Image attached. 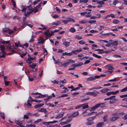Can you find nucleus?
Segmentation results:
<instances>
[{
  "instance_id": "680f3d73",
  "label": "nucleus",
  "mask_w": 127,
  "mask_h": 127,
  "mask_svg": "<svg viewBox=\"0 0 127 127\" xmlns=\"http://www.w3.org/2000/svg\"><path fill=\"white\" fill-rule=\"evenodd\" d=\"M122 119L125 120L127 119V114L125 115L124 117L122 118Z\"/></svg>"
},
{
  "instance_id": "4be33fe9",
  "label": "nucleus",
  "mask_w": 127,
  "mask_h": 127,
  "mask_svg": "<svg viewBox=\"0 0 127 127\" xmlns=\"http://www.w3.org/2000/svg\"><path fill=\"white\" fill-rule=\"evenodd\" d=\"M74 38L78 40H80L82 38V37L81 36H79L78 35H75L74 37Z\"/></svg>"
},
{
  "instance_id": "49530a36",
  "label": "nucleus",
  "mask_w": 127,
  "mask_h": 127,
  "mask_svg": "<svg viewBox=\"0 0 127 127\" xmlns=\"http://www.w3.org/2000/svg\"><path fill=\"white\" fill-rule=\"evenodd\" d=\"M88 0H80V3L84 2L86 3L88 2Z\"/></svg>"
},
{
  "instance_id": "aec40b11",
  "label": "nucleus",
  "mask_w": 127,
  "mask_h": 127,
  "mask_svg": "<svg viewBox=\"0 0 127 127\" xmlns=\"http://www.w3.org/2000/svg\"><path fill=\"white\" fill-rule=\"evenodd\" d=\"M93 56L96 58L98 59H100L102 58V56H100L97 55L96 54H95L93 53Z\"/></svg>"
},
{
  "instance_id": "de8ad7c7",
  "label": "nucleus",
  "mask_w": 127,
  "mask_h": 127,
  "mask_svg": "<svg viewBox=\"0 0 127 127\" xmlns=\"http://www.w3.org/2000/svg\"><path fill=\"white\" fill-rule=\"evenodd\" d=\"M0 115L1 116L2 118L3 119H5V117L4 113H3L1 112L0 113Z\"/></svg>"
},
{
  "instance_id": "79ce46f5",
  "label": "nucleus",
  "mask_w": 127,
  "mask_h": 127,
  "mask_svg": "<svg viewBox=\"0 0 127 127\" xmlns=\"http://www.w3.org/2000/svg\"><path fill=\"white\" fill-rule=\"evenodd\" d=\"M74 117L77 116L79 114V112H74L73 114Z\"/></svg>"
},
{
  "instance_id": "7ed1b4c3",
  "label": "nucleus",
  "mask_w": 127,
  "mask_h": 127,
  "mask_svg": "<svg viewBox=\"0 0 127 127\" xmlns=\"http://www.w3.org/2000/svg\"><path fill=\"white\" fill-rule=\"evenodd\" d=\"M5 47L3 46L0 45V50H1V52H0V58H4L5 56L6 52L4 50Z\"/></svg>"
},
{
  "instance_id": "4c0bfd02",
  "label": "nucleus",
  "mask_w": 127,
  "mask_h": 127,
  "mask_svg": "<svg viewBox=\"0 0 127 127\" xmlns=\"http://www.w3.org/2000/svg\"><path fill=\"white\" fill-rule=\"evenodd\" d=\"M67 20H68V21L69 22H71V21H72L73 22H75V20L71 18H68Z\"/></svg>"
},
{
  "instance_id": "6ab92c4d",
  "label": "nucleus",
  "mask_w": 127,
  "mask_h": 127,
  "mask_svg": "<svg viewBox=\"0 0 127 127\" xmlns=\"http://www.w3.org/2000/svg\"><path fill=\"white\" fill-rule=\"evenodd\" d=\"M9 31V29L8 28H5L3 29V32L4 34H5V33H8Z\"/></svg>"
},
{
  "instance_id": "4d7b16f0",
  "label": "nucleus",
  "mask_w": 127,
  "mask_h": 127,
  "mask_svg": "<svg viewBox=\"0 0 127 127\" xmlns=\"http://www.w3.org/2000/svg\"><path fill=\"white\" fill-rule=\"evenodd\" d=\"M5 86H7L10 83V82L7 81H4Z\"/></svg>"
},
{
  "instance_id": "5701e85b",
  "label": "nucleus",
  "mask_w": 127,
  "mask_h": 127,
  "mask_svg": "<svg viewBox=\"0 0 127 127\" xmlns=\"http://www.w3.org/2000/svg\"><path fill=\"white\" fill-rule=\"evenodd\" d=\"M88 20H84L79 22V23L80 24H83L87 23Z\"/></svg>"
},
{
  "instance_id": "2eb2a0df",
  "label": "nucleus",
  "mask_w": 127,
  "mask_h": 127,
  "mask_svg": "<svg viewBox=\"0 0 127 127\" xmlns=\"http://www.w3.org/2000/svg\"><path fill=\"white\" fill-rule=\"evenodd\" d=\"M70 44V42L66 41L63 43V45H64L65 47H67Z\"/></svg>"
},
{
  "instance_id": "69168bd1",
  "label": "nucleus",
  "mask_w": 127,
  "mask_h": 127,
  "mask_svg": "<svg viewBox=\"0 0 127 127\" xmlns=\"http://www.w3.org/2000/svg\"><path fill=\"white\" fill-rule=\"evenodd\" d=\"M52 17L54 19H56L59 17V16L57 14H55Z\"/></svg>"
},
{
  "instance_id": "0e129e2a",
  "label": "nucleus",
  "mask_w": 127,
  "mask_h": 127,
  "mask_svg": "<svg viewBox=\"0 0 127 127\" xmlns=\"http://www.w3.org/2000/svg\"><path fill=\"white\" fill-rule=\"evenodd\" d=\"M62 21L64 23V24L65 25L66 24L68 23V20H62Z\"/></svg>"
},
{
  "instance_id": "72a5a7b5",
  "label": "nucleus",
  "mask_w": 127,
  "mask_h": 127,
  "mask_svg": "<svg viewBox=\"0 0 127 127\" xmlns=\"http://www.w3.org/2000/svg\"><path fill=\"white\" fill-rule=\"evenodd\" d=\"M111 92L112 95H115L119 93V91L118 90H117L115 92Z\"/></svg>"
},
{
  "instance_id": "412c9836",
  "label": "nucleus",
  "mask_w": 127,
  "mask_h": 127,
  "mask_svg": "<svg viewBox=\"0 0 127 127\" xmlns=\"http://www.w3.org/2000/svg\"><path fill=\"white\" fill-rule=\"evenodd\" d=\"M63 89H64L65 90H64L61 93H64L68 92L69 90H68L67 88L66 87H64L63 88Z\"/></svg>"
},
{
  "instance_id": "f3484780",
  "label": "nucleus",
  "mask_w": 127,
  "mask_h": 127,
  "mask_svg": "<svg viewBox=\"0 0 127 127\" xmlns=\"http://www.w3.org/2000/svg\"><path fill=\"white\" fill-rule=\"evenodd\" d=\"M109 90V89L107 88L104 89L102 90H101L100 92L102 93H105L107 92Z\"/></svg>"
},
{
  "instance_id": "4468645a",
  "label": "nucleus",
  "mask_w": 127,
  "mask_h": 127,
  "mask_svg": "<svg viewBox=\"0 0 127 127\" xmlns=\"http://www.w3.org/2000/svg\"><path fill=\"white\" fill-rule=\"evenodd\" d=\"M119 118V117L113 116L112 117L110 120V121L111 122L114 121H116L117 119Z\"/></svg>"
},
{
  "instance_id": "774afa93",
  "label": "nucleus",
  "mask_w": 127,
  "mask_h": 127,
  "mask_svg": "<svg viewBox=\"0 0 127 127\" xmlns=\"http://www.w3.org/2000/svg\"><path fill=\"white\" fill-rule=\"evenodd\" d=\"M71 126L70 124H69L67 125L63 126L62 127H70Z\"/></svg>"
},
{
  "instance_id": "f704fd0d",
  "label": "nucleus",
  "mask_w": 127,
  "mask_h": 127,
  "mask_svg": "<svg viewBox=\"0 0 127 127\" xmlns=\"http://www.w3.org/2000/svg\"><path fill=\"white\" fill-rule=\"evenodd\" d=\"M94 123L93 122L88 121L86 123V124L88 125H93Z\"/></svg>"
},
{
  "instance_id": "338daca9",
  "label": "nucleus",
  "mask_w": 127,
  "mask_h": 127,
  "mask_svg": "<svg viewBox=\"0 0 127 127\" xmlns=\"http://www.w3.org/2000/svg\"><path fill=\"white\" fill-rule=\"evenodd\" d=\"M100 106L101 107H104L105 106V104H104L103 103H100Z\"/></svg>"
},
{
  "instance_id": "3c124183",
  "label": "nucleus",
  "mask_w": 127,
  "mask_h": 127,
  "mask_svg": "<svg viewBox=\"0 0 127 127\" xmlns=\"http://www.w3.org/2000/svg\"><path fill=\"white\" fill-rule=\"evenodd\" d=\"M53 83L54 84H60V82H59V81H56V80H54L53 81H52Z\"/></svg>"
},
{
  "instance_id": "f03ea898",
  "label": "nucleus",
  "mask_w": 127,
  "mask_h": 127,
  "mask_svg": "<svg viewBox=\"0 0 127 127\" xmlns=\"http://www.w3.org/2000/svg\"><path fill=\"white\" fill-rule=\"evenodd\" d=\"M21 11L25 12V14L26 16L29 15L33 12V9L31 7L22 6L21 7Z\"/></svg>"
},
{
  "instance_id": "c85d7f7f",
  "label": "nucleus",
  "mask_w": 127,
  "mask_h": 127,
  "mask_svg": "<svg viewBox=\"0 0 127 127\" xmlns=\"http://www.w3.org/2000/svg\"><path fill=\"white\" fill-rule=\"evenodd\" d=\"M15 123L17 125L20 126L22 125V122L21 121H19L18 120H15Z\"/></svg>"
},
{
  "instance_id": "20e7f679",
  "label": "nucleus",
  "mask_w": 127,
  "mask_h": 127,
  "mask_svg": "<svg viewBox=\"0 0 127 127\" xmlns=\"http://www.w3.org/2000/svg\"><path fill=\"white\" fill-rule=\"evenodd\" d=\"M99 94V92L96 90H94L92 92H89L86 93L88 95H91L94 96H95Z\"/></svg>"
},
{
  "instance_id": "bb28decb",
  "label": "nucleus",
  "mask_w": 127,
  "mask_h": 127,
  "mask_svg": "<svg viewBox=\"0 0 127 127\" xmlns=\"http://www.w3.org/2000/svg\"><path fill=\"white\" fill-rule=\"evenodd\" d=\"M87 80L88 81H91L94 80H95V79L94 77L91 76L89 77V78L87 79Z\"/></svg>"
},
{
  "instance_id": "13d9d810",
  "label": "nucleus",
  "mask_w": 127,
  "mask_h": 127,
  "mask_svg": "<svg viewBox=\"0 0 127 127\" xmlns=\"http://www.w3.org/2000/svg\"><path fill=\"white\" fill-rule=\"evenodd\" d=\"M42 121L41 119H39L37 120L36 121L34 122V123L36 124Z\"/></svg>"
},
{
  "instance_id": "a211bd4d",
  "label": "nucleus",
  "mask_w": 127,
  "mask_h": 127,
  "mask_svg": "<svg viewBox=\"0 0 127 127\" xmlns=\"http://www.w3.org/2000/svg\"><path fill=\"white\" fill-rule=\"evenodd\" d=\"M95 118V116L89 117L87 119V120L89 121H90L92 120Z\"/></svg>"
},
{
  "instance_id": "e2e57ef3",
  "label": "nucleus",
  "mask_w": 127,
  "mask_h": 127,
  "mask_svg": "<svg viewBox=\"0 0 127 127\" xmlns=\"http://www.w3.org/2000/svg\"><path fill=\"white\" fill-rule=\"evenodd\" d=\"M90 62V60H86L85 62L84 63V64H89Z\"/></svg>"
},
{
  "instance_id": "e433bc0d",
  "label": "nucleus",
  "mask_w": 127,
  "mask_h": 127,
  "mask_svg": "<svg viewBox=\"0 0 127 127\" xmlns=\"http://www.w3.org/2000/svg\"><path fill=\"white\" fill-rule=\"evenodd\" d=\"M76 64V65L77 67L82 65L83 64V63L82 62H79Z\"/></svg>"
},
{
  "instance_id": "1a4fd4ad",
  "label": "nucleus",
  "mask_w": 127,
  "mask_h": 127,
  "mask_svg": "<svg viewBox=\"0 0 127 127\" xmlns=\"http://www.w3.org/2000/svg\"><path fill=\"white\" fill-rule=\"evenodd\" d=\"M37 111L40 112H44L45 113H46L47 112V109L44 108L38 109Z\"/></svg>"
},
{
  "instance_id": "ea45409f",
  "label": "nucleus",
  "mask_w": 127,
  "mask_h": 127,
  "mask_svg": "<svg viewBox=\"0 0 127 127\" xmlns=\"http://www.w3.org/2000/svg\"><path fill=\"white\" fill-rule=\"evenodd\" d=\"M118 41L117 40H116L112 42V44L114 46L117 45L118 44Z\"/></svg>"
},
{
  "instance_id": "8fccbe9b",
  "label": "nucleus",
  "mask_w": 127,
  "mask_h": 127,
  "mask_svg": "<svg viewBox=\"0 0 127 127\" xmlns=\"http://www.w3.org/2000/svg\"><path fill=\"white\" fill-rule=\"evenodd\" d=\"M83 105V104H80L79 105L76 106L75 107V109H77L80 108L82 107Z\"/></svg>"
},
{
  "instance_id": "5fc2aeb1",
  "label": "nucleus",
  "mask_w": 127,
  "mask_h": 127,
  "mask_svg": "<svg viewBox=\"0 0 127 127\" xmlns=\"http://www.w3.org/2000/svg\"><path fill=\"white\" fill-rule=\"evenodd\" d=\"M119 3V2L117 0H115L113 2V4L114 5H115L116 4Z\"/></svg>"
},
{
  "instance_id": "c756f323",
  "label": "nucleus",
  "mask_w": 127,
  "mask_h": 127,
  "mask_svg": "<svg viewBox=\"0 0 127 127\" xmlns=\"http://www.w3.org/2000/svg\"><path fill=\"white\" fill-rule=\"evenodd\" d=\"M69 31L73 33L75 32V29L73 28H71L69 30Z\"/></svg>"
},
{
  "instance_id": "603ef678",
  "label": "nucleus",
  "mask_w": 127,
  "mask_h": 127,
  "mask_svg": "<svg viewBox=\"0 0 127 127\" xmlns=\"http://www.w3.org/2000/svg\"><path fill=\"white\" fill-rule=\"evenodd\" d=\"M29 66L32 68L33 69L34 68L36 67V64H32V65H29Z\"/></svg>"
},
{
  "instance_id": "58836bf2",
  "label": "nucleus",
  "mask_w": 127,
  "mask_h": 127,
  "mask_svg": "<svg viewBox=\"0 0 127 127\" xmlns=\"http://www.w3.org/2000/svg\"><path fill=\"white\" fill-rule=\"evenodd\" d=\"M119 80L117 79L116 78H115L113 79H111L109 80L108 81L109 82H114L115 81H117L118 80Z\"/></svg>"
},
{
  "instance_id": "bf43d9fd",
  "label": "nucleus",
  "mask_w": 127,
  "mask_h": 127,
  "mask_svg": "<svg viewBox=\"0 0 127 127\" xmlns=\"http://www.w3.org/2000/svg\"><path fill=\"white\" fill-rule=\"evenodd\" d=\"M96 21L95 20H91L90 21H89L88 22V23L90 24H92L93 23H95L96 22Z\"/></svg>"
},
{
  "instance_id": "c03bdc74",
  "label": "nucleus",
  "mask_w": 127,
  "mask_h": 127,
  "mask_svg": "<svg viewBox=\"0 0 127 127\" xmlns=\"http://www.w3.org/2000/svg\"><path fill=\"white\" fill-rule=\"evenodd\" d=\"M35 127V125H32L31 124L29 125H26V127Z\"/></svg>"
},
{
  "instance_id": "052dcab7",
  "label": "nucleus",
  "mask_w": 127,
  "mask_h": 127,
  "mask_svg": "<svg viewBox=\"0 0 127 127\" xmlns=\"http://www.w3.org/2000/svg\"><path fill=\"white\" fill-rule=\"evenodd\" d=\"M68 96V95L67 94H63L62 95L60 96L59 98H61V97H66Z\"/></svg>"
},
{
  "instance_id": "a18cd8bd",
  "label": "nucleus",
  "mask_w": 127,
  "mask_h": 127,
  "mask_svg": "<svg viewBox=\"0 0 127 127\" xmlns=\"http://www.w3.org/2000/svg\"><path fill=\"white\" fill-rule=\"evenodd\" d=\"M59 82H60V84L61 83L63 84H64L66 83V81L65 79H64V80H60L59 81Z\"/></svg>"
},
{
  "instance_id": "6e6552de",
  "label": "nucleus",
  "mask_w": 127,
  "mask_h": 127,
  "mask_svg": "<svg viewBox=\"0 0 127 127\" xmlns=\"http://www.w3.org/2000/svg\"><path fill=\"white\" fill-rule=\"evenodd\" d=\"M38 44H43L45 41V40L42 37H40L38 39Z\"/></svg>"
},
{
  "instance_id": "a19ab883",
  "label": "nucleus",
  "mask_w": 127,
  "mask_h": 127,
  "mask_svg": "<svg viewBox=\"0 0 127 127\" xmlns=\"http://www.w3.org/2000/svg\"><path fill=\"white\" fill-rule=\"evenodd\" d=\"M120 21L118 20L115 19L113 21V23L115 24H117Z\"/></svg>"
},
{
  "instance_id": "ddd939ff",
  "label": "nucleus",
  "mask_w": 127,
  "mask_h": 127,
  "mask_svg": "<svg viewBox=\"0 0 127 127\" xmlns=\"http://www.w3.org/2000/svg\"><path fill=\"white\" fill-rule=\"evenodd\" d=\"M104 125V123L103 122H100L98 123L96 125V127H102Z\"/></svg>"
},
{
  "instance_id": "423d86ee",
  "label": "nucleus",
  "mask_w": 127,
  "mask_h": 127,
  "mask_svg": "<svg viewBox=\"0 0 127 127\" xmlns=\"http://www.w3.org/2000/svg\"><path fill=\"white\" fill-rule=\"evenodd\" d=\"M112 97L110 99V100L109 101V103L110 104H113L115 102H117L118 100L116 99L115 98V95H113L111 96Z\"/></svg>"
},
{
  "instance_id": "39448f33",
  "label": "nucleus",
  "mask_w": 127,
  "mask_h": 127,
  "mask_svg": "<svg viewBox=\"0 0 127 127\" xmlns=\"http://www.w3.org/2000/svg\"><path fill=\"white\" fill-rule=\"evenodd\" d=\"M28 57L26 60L27 63L28 64H31L32 63L31 61L34 60L35 59V57L32 58L31 57L29 54H28Z\"/></svg>"
},
{
  "instance_id": "f257e3e1",
  "label": "nucleus",
  "mask_w": 127,
  "mask_h": 127,
  "mask_svg": "<svg viewBox=\"0 0 127 127\" xmlns=\"http://www.w3.org/2000/svg\"><path fill=\"white\" fill-rule=\"evenodd\" d=\"M21 11L25 12V14L26 16L29 15L33 12V9L31 7L22 6L21 7Z\"/></svg>"
},
{
  "instance_id": "37998d69",
  "label": "nucleus",
  "mask_w": 127,
  "mask_h": 127,
  "mask_svg": "<svg viewBox=\"0 0 127 127\" xmlns=\"http://www.w3.org/2000/svg\"><path fill=\"white\" fill-rule=\"evenodd\" d=\"M112 30L113 31H118V30L117 29V27H116H116H113L112 28Z\"/></svg>"
},
{
  "instance_id": "9d476101",
  "label": "nucleus",
  "mask_w": 127,
  "mask_h": 127,
  "mask_svg": "<svg viewBox=\"0 0 127 127\" xmlns=\"http://www.w3.org/2000/svg\"><path fill=\"white\" fill-rule=\"evenodd\" d=\"M82 51V49L80 48L79 49L73 51H72V53L73 54H77L78 53Z\"/></svg>"
},
{
  "instance_id": "b1692460",
  "label": "nucleus",
  "mask_w": 127,
  "mask_h": 127,
  "mask_svg": "<svg viewBox=\"0 0 127 127\" xmlns=\"http://www.w3.org/2000/svg\"><path fill=\"white\" fill-rule=\"evenodd\" d=\"M60 31V29H58V30H54V31H51V35H54V33L55 32H59Z\"/></svg>"
},
{
  "instance_id": "0eeeda50",
  "label": "nucleus",
  "mask_w": 127,
  "mask_h": 127,
  "mask_svg": "<svg viewBox=\"0 0 127 127\" xmlns=\"http://www.w3.org/2000/svg\"><path fill=\"white\" fill-rule=\"evenodd\" d=\"M106 69H107L108 70H111L114 69V68L112 66L111 64H110L109 65L106 66L105 67Z\"/></svg>"
},
{
  "instance_id": "09e8293b",
  "label": "nucleus",
  "mask_w": 127,
  "mask_h": 127,
  "mask_svg": "<svg viewBox=\"0 0 127 127\" xmlns=\"http://www.w3.org/2000/svg\"><path fill=\"white\" fill-rule=\"evenodd\" d=\"M127 91V87H126L124 88L121 90V92H123Z\"/></svg>"
},
{
  "instance_id": "9b49d317",
  "label": "nucleus",
  "mask_w": 127,
  "mask_h": 127,
  "mask_svg": "<svg viewBox=\"0 0 127 127\" xmlns=\"http://www.w3.org/2000/svg\"><path fill=\"white\" fill-rule=\"evenodd\" d=\"M49 30H47V31L45 32L44 33H45V35L47 37H50L52 35H51V32L49 33Z\"/></svg>"
},
{
  "instance_id": "473e14b6",
  "label": "nucleus",
  "mask_w": 127,
  "mask_h": 127,
  "mask_svg": "<svg viewBox=\"0 0 127 127\" xmlns=\"http://www.w3.org/2000/svg\"><path fill=\"white\" fill-rule=\"evenodd\" d=\"M79 43L80 45H82L85 44V42L84 40H82L79 41Z\"/></svg>"
},
{
  "instance_id": "2f4dec72",
  "label": "nucleus",
  "mask_w": 127,
  "mask_h": 127,
  "mask_svg": "<svg viewBox=\"0 0 127 127\" xmlns=\"http://www.w3.org/2000/svg\"><path fill=\"white\" fill-rule=\"evenodd\" d=\"M110 52H111V51H110V50H107V51H103V52H99L98 53L99 54V53H105L107 54V53H110Z\"/></svg>"
},
{
  "instance_id": "c9c22d12",
  "label": "nucleus",
  "mask_w": 127,
  "mask_h": 127,
  "mask_svg": "<svg viewBox=\"0 0 127 127\" xmlns=\"http://www.w3.org/2000/svg\"><path fill=\"white\" fill-rule=\"evenodd\" d=\"M46 96H47L46 95H40V96H35V97L36 98H41V97L44 98V97H46Z\"/></svg>"
},
{
  "instance_id": "7c9ffc66",
  "label": "nucleus",
  "mask_w": 127,
  "mask_h": 127,
  "mask_svg": "<svg viewBox=\"0 0 127 127\" xmlns=\"http://www.w3.org/2000/svg\"><path fill=\"white\" fill-rule=\"evenodd\" d=\"M82 104L83 105L82 107V108L83 109H85L89 107V106L88 104Z\"/></svg>"
},
{
  "instance_id": "6e6d98bb",
  "label": "nucleus",
  "mask_w": 127,
  "mask_h": 127,
  "mask_svg": "<svg viewBox=\"0 0 127 127\" xmlns=\"http://www.w3.org/2000/svg\"><path fill=\"white\" fill-rule=\"evenodd\" d=\"M68 63L69 64L70 63H74L75 62V61L71 59H70L68 61Z\"/></svg>"
},
{
  "instance_id": "dca6fc26",
  "label": "nucleus",
  "mask_w": 127,
  "mask_h": 127,
  "mask_svg": "<svg viewBox=\"0 0 127 127\" xmlns=\"http://www.w3.org/2000/svg\"><path fill=\"white\" fill-rule=\"evenodd\" d=\"M72 55V51H71L70 53H67L66 52H65L64 53H63V56L64 55H68L69 56H70Z\"/></svg>"
},
{
  "instance_id": "864d4df0",
  "label": "nucleus",
  "mask_w": 127,
  "mask_h": 127,
  "mask_svg": "<svg viewBox=\"0 0 127 127\" xmlns=\"http://www.w3.org/2000/svg\"><path fill=\"white\" fill-rule=\"evenodd\" d=\"M97 3L101 5L104 4V2L103 1H98L97 2Z\"/></svg>"
},
{
  "instance_id": "393cba45",
  "label": "nucleus",
  "mask_w": 127,
  "mask_h": 127,
  "mask_svg": "<svg viewBox=\"0 0 127 127\" xmlns=\"http://www.w3.org/2000/svg\"><path fill=\"white\" fill-rule=\"evenodd\" d=\"M69 64V63H68V61L67 62H66V63H64V64H62V66L64 67H65L68 65Z\"/></svg>"
},
{
  "instance_id": "cd10ccee",
  "label": "nucleus",
  "mask_w": 127,
  "mask_h": 127,
  "mask_svg": "<svg viewBox=\"0 0 127 127\" xmlns=\"http://www.w3.org/2000/svg\"><path fill=\"white\" fill-rule=\"evenodd\" d=\"M94 113V112H93L90 113H89L87 114H86L83 115V116L84 117H87L89 116H90L92 115L93 113Z\"/></svg>"
},
{
  "instance_id": "f8f14e48",
  "label": "nucleus",
  "mask_w": 127,
  "mask_h": 127,
  "mask_svg": "<svg viewBox=\"0 0 127 127\" xmlns=\"http://www.w3.org/2000/svg\"><path fill=\"white\" fill-rule=\"evenodd\" d=\"M64 112H62L60 113L59 114L57 117H55L56 119H59L62 117L64 115Z\"/></svg>"
},
{
  "instance_id": "a878e982",
  "label": "nucleus",
  "mask_w": 127,
  "mask_h": 127,
  "mask_svg": "<svg viewBox=\"0 0 127 127\" xmlns=\"http://www.w3.org/2000/svg\"><path fill=\"white\" fill-rule=\"evenodd\" d=\"M108 117V115H105L104 116L103 118L104 119V122H106L107 121V118Z\"/></svg>"
}]
</instances>
